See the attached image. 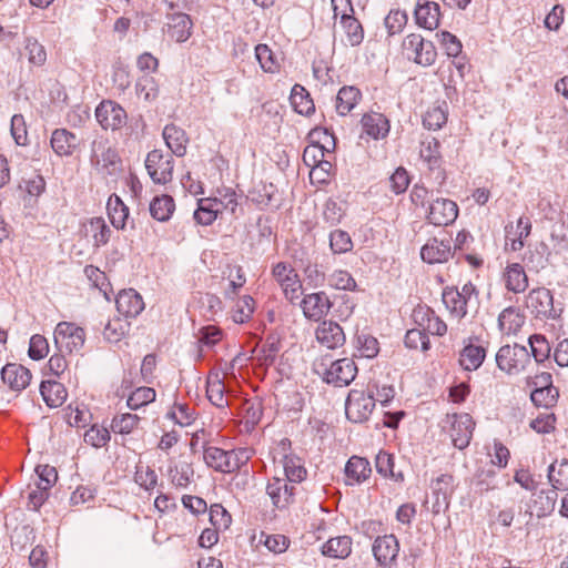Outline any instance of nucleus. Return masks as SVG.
Segmentation results:
<instances>
[{
    "label": "nucleus",
    "mask_w": 568,
    "mask_h": 568,
    "mask_svg": "<svg viewBox=\"0 0 568 568\" xmlns=\"http://www.w3.org/2000/svg\"><path fill=\"white\" fill-rule=\"evenodd\" d=\"M526 322V316L517 306H508L498 316V328L501 334L516 335Z\"/></svg>",
    "instance_id": "obj_31"
},
{
    "label": "nucleus",
    "mask_w": 568,
    "mask_h": 568,
    "mask_svg": "<svg viewBox=\"0 0 568 568\" xmlns=\"http://www.w3.org/2000/svg\"><path fill=\"white\" fill-rule=\"evenodd\" d=\"M106 209L111 224L118 230H123L129 217V207L120 196L112 194L108 200Z\"/></svg>",
    "instance_id": "obj_42"
},
{
    "label": "nucleus",
    "mask_w": 568,
    "mask_h": 568,
    "mask_svg": "<svg viewBox=\"0 0 568 568\" xmlns=\"http://www.w3.org/2000/svg\"><path fill=\"white\" fill-rule=\"evenodd\" d=\"M91 414L85 407L70 404L64 409V419L72 427H84L90 420Z\"/></svg>",
    "instance_id": "obj_60"
},
{
    "label": "nucleus",
    "mask_w": 568,
    "mask_h": 568,
    "mask_svg": "<svg viewBox=\"0 0 568 568\" xmlns=\"http://www.w3.org/2000/svg\"><path fill=\"white\" fill-rule=\"evenodd\" d=\"M443 302L450 315L462 320L467 314V301L457 288H446L443 293Z\"/></svg>",
    "instance_id": "obj_47"
},
{
    "label": "nucleus",
    "mask_w": 568,
    "mask_h": 568,
    "mask_svg": "<svg viewBox=\"0 0 568 568\" xmlns=\"http://www.w3.org/2000/svg\"><path fill=\"white\" fill-rule=\"evenodd\" d=\"M271 275L280 286L284 297L292 304L300 301L303 284L297 271L288 262H277L272 266Z\"/></svg>",
    "instance_id": "obj_3"
},
{
    "label": "nucleus",
    "mask_w": 568,
    "mask_h": 568,
    "mask_svg": "<svg viewBox=\"0 0 568 568\" xmlns=\"http://www.w3.org/2000/svg\"><path fill=\"white\" fill-rule=\"evenodd\" d=\"M414 17L416 24L426 30H435L440 21L439 4L434 1L418 0Z\"/></svg>",
    "instance_id": "obj_26"
},
{
    "label": "nucleus",
    "mask_w": 568,
    "mask_h": 568,
    "mask_svg": "<svg viewBox=\"0 0 568 568\" xmlns=\"http://www.w3.org/2000/svg\"><path fill=\"white\" fill-rule=\"evenodd\" d=\"M209 515L210 523L216 529L225 530L232 523V516L221 504L211 505Z\"/></svg>",
    "instance_id": "obj_63"
},
{
    "label": "nucleus",
    "mask_w": 568,
    "mask_h": 568,
    "mask_svg": "<svg viewBox=\"0 0 568 568\" xmlns=\"http://www.w3.org/2000/svg\"><path fill=\"white\" fill-rule=\"evenodd\" d=\"M82 232L93 240L95 247L105 245L111 236V230L103 217H91L82 224Z\"/></svg>",
    "instance_id": "obj_37"
},
{
    "label": "nucleus",
    "mask_w": 568,
    "mask_h": 568,
    "mask_svg": "<svg viewBox=\"0 0 568 568\" xmlns=\"http://www.w3.org/2000/svg\"><path fill=\"white\" fill-rule=\"evenodd\" d=\"M501 282L507 292L514 294L524 293L529 285L525 267L517 262L507 263L501 272Z\"/></svg>",
    "instance_id": "obj_21"
},
{
    "label": "nucleus",
    "mask_w": 568,
    "mask_h": 568,
    "mask_svg": "<svg viewBox=\"0 0 568 568\" xmlns=\"http://www.w3.org/2000/svg\"><path fill=\"white\" fill-rule=\"evenodd\" d=\"M145 168L154 183L166 184L172 180L173 161L170 156H165L160 150H152L148 153Z\"/></svg>",
    "instance_id": "obj_15"
},
{
    "label": "nucleus",
    "mask_w": 568,
    "mask_h": 568,
    "mask_svg": "<svg viewBox=\"0 0 568 568\" xmlns=\"http://www.w3.org/2000/svg\"><path fill=\"white\" fill-rule=\"evenodd\" d=\"M315 336L317 342L328 349L337 348L345 343L343 328L333 321H323L317 326Z\"/></svg>",
    "instance_id": "obj_27"
},
{
    "label": "nucleus",
    "mask_w": 568,
    "mask_h": 568,
    "mask_svg": "<svg viewBox=\"0 0 568 568\" xmlns=\"http://www.w3.org/2000/svg\"><path fill=\"white\" fill-rule=\"evenodd\" d=\"M548 478L555 489L568 486V462L551 464L548 468Z\"/></svg>",
    "instance_id": "obj_57"
},
{
    "label": "nucleus",
    "mask_w": 568,
    "mask_h": 568,
    "mask_svg": "<svg viewBox=\"0 0 568 568\" xmlns=\"http://www.w3.org/2000/svg\"><path fill=\"white\" fill-rule=\"evenodd\" d=\"M36 476L28 485V507L38 510L50 495L51 488L58 480V473L50 465H38Z\"/></svg>",
    "instance_id": "obj_2"
},
{
    "label": "nucleus",
    "mask_w": 568,
    "mask_h": 568,
    "mask_svg": "<svg viewBox=\"0 0 568 568\" xmlns=\"http://www.w3.org/2000/svg\"><path fill=\"white\" fill-rule=\"evenodd\" d=\"M372 468L369 462L359 456H352L345 466L347 485L361 484L369 478Z\"/></svg>",
    "instance_id": "obj_35"
},
{
    "label": "nucleus",
    "mask_w": 568,
    "mask_h": 568,
    "mask_svg": "<svg viewBox=\"0 0 568 568\" xmlns=\"http://www.w3.org/2000/svg\"><path fill=\"white\" fill-rule=\"evenodd\" d=\"M175 210V203L172 196L163 194L161 196H155L150 203V213L151 215L160 221L165 222L170 220L173 212Z\"/></svg>",
    "instance_id": "obj_48"
},
{
    "label": "nucleus",
    "mask_w": 568,
    "mask_h": 568,
    "mask_svg": "<svg viewBox=\"0 0 568 568\" xmlns=\"http://www.w3.org/2000/svg\"><path fill=\"white\" fill-rule=\"evenodd\" d=\"M438 42L448 57L456 58L460 54L463 44L460 40L448 31L437 33Z\"/></svg>",
    "instance_id": "obj_64"
},
{
    "label": "nucleus",
    "mask_w": 568,
    "mask_h": 568,
    "mask_svg": "<svg viewBox=\"0 0 568 568\" xmlns=\"http://www.w3.org/2000/svg\"><path fill=\"white\" fill-rule=\"evenodd\" d=\"M251 457L252 450L250 448L224 450L215 446H210L204 450L206 465L223 474H231L239 470Z\"/></svg>",
    "instance_id": "obj_1"
},
{
    "label": "nucleus",
    "mask_w": 568,
    "mask_h": 568,
    "mask_svg": "<svg viewBox=\"0 0 568 568\" xmlns=\"http://www.w3.org/2000/svg\"><path fill=\"white\" fill-rule=\"evenodd\" d=\"M1 377L12 390L21 392L31 382V372L21 364H7L1 369Z\"/></svg>",
    "instance_id": "obj_29"
},
{
    "label": "nucleus",
    "mask_w": 568,
    "mask_h": 568,
    "mask_svg": "<svg viewBox=\"0 0 568 568\" xmlns=\"http://www.w3.org/2000/svg\"><path fill=\"white\" fill-rule=\"evenodd\" d=\"M496 363L503 372L517 375L528 369L531 365V358L525 346L518 344L504 345L496 354Z\"/></svg>",
    "instance_id": "obj_6"
},
{
    "label": "nucleus",
    "mask_w": 568,
    "mask_h": 568,
    "mask_svg": "<svg viewBox=\"0 0 568 568\" xmlns=\"http://www.w3.org/2000/svg\"><path fill=\"white\" fill-rule=\"evenodd\" d=\"M55 347L61 353H79L85 343L87 334L83 327L73 322H60L53 333Z\"/></svg>",
    "instance_id": "obj_8"
},
{
    "label": "nucleus",
    "mask_w": 568,
    "mask_h": 568,
    "mask_svg": "<svg viewBox=\"0 0 568 568\" xmlns=\"http://www.w3.org/2000/svg\"><path fill=\"white\" fill-rule=\"evenodd\" d=\"M356 373L357 367L354 361L351 358H342L329 365L325 372L324 379L335 386H347L354 381Z\"/></svg>",
    "instance_id": "obj_20"
},
{
    "label": "nucleus",
    "mask_w": 568,
    "mask_h": 568,
    "mask_svg": "<svg viewBox=\"0 0 568 568\" xmlns=\"http://www.w3.org/2000/svg\"><path fill=\"white\" fill-rule=\"evenodd\" d=\"M217 207H220L221 213L223 211L230 213L233 216H236V212L239 209V195L234 189L230 186H222L216 189L215 196L213 197Z\"/></svg>",
    "instance_id": "obj_49"
},
{
    "label": "nucleus",
    "mask_w": 568,
    "mask_h": 568,
    "mask_svg": "<svg viewBox=\"0 0 568 568\" xmlns=\"http://www.w3.org/2000/svg\"><path fill=\"white\" fill-rule=\"evenodd\" d=\"M166 27L169 38L178 43H183L192 36L193 21L189 14L178 12L169 16Z\"/></svg>",
    "instance_id": "obj_28"
},
{
    "label": "nucleus",
    "mask_w": 568,
    "mask_h": 568,
    "mask_svg": "<svg viewBox=\"0 0 568 568\" xmlns=\"http://www.w3.org/2000/svg\"><path fill=\"white\" fill-rule=\"evenodd\" d=\"M452 235L443 232L429 239L420 250V256L428 264L445 263L453 255Z\"/></svg>",
    "instance_id": "obj_12"
},
{
    "label": "nucleus",
    "mask_w": 568,
    "mask_h": 568,
    "mask_svg": "<svg viewBox=\"0 0 568 568\" xmlns=\"http://www.w3.org/2000/svg\"><path fill=\"white\" fill-rule=\"evenodd\" d=\"M232 303L230 307V315L234 323L245 324L251 321L256 303L251 295L235 296L234 300H227Z\"/></svg>",
    "instance_id": "obj_33"
},
{
    "label": "nucleus",
    "mask_w": 568,
    "mask_h": 568,
    "mask_svg": "<svg viewBox=\"0 0 568 568\" xmlns=\"http://www.w3.org/2000/svg\"><path fill=\"white\" fill-rule=\"evenodd\" d=\"M290 445L291 443L288 439H282L280 442L281 452L276 453L273 458L274 462H276L278 455H281V459L278 462L282 466L285 479L291 484H296L305 479L306 469L303 466V463L300 457L286 453V450L290 448Z\"/></svg>",
    "instance_id": "obj_14"
},
{
    "label": "nucleus",
    "mask_w": 568,
    "mask_h": 568,
    "mask_svg": "<svg viewBox=\"0 0 568 568\" xmlns=\"http://www.w3.org/2000/svg\"><path fill=\"white\" fill-rule=\"evenodd\" d=\"M168 416L180 426H189L195 420V410L186 403L175 402L169 410Z\"/></svg>",
    "instance_id": "obj_54"
},
{
    "label": "nucleus",
    "mask_w": 568,
    "mask_h": 568,
    "mask_svg": "<svg viewBox=\"0 0 568 568\" xmlns=\"http://www.w3.org/2000/svg\"><path fill=\"white\" fill-rule=\"evenodd\" d=\"M375 407V399L372 394L362 389H352L347 396L345 413L353 423L367 420Z\"/></svg>",
    "instance_id": "obj_10"
},
{
    "label": "nucleus",
    "mask_w": 568,
    "mask_h": 568,
    "mask_svg": "<svg viewBox=\"0 0 568 568\" xmlns=\"http://www.w3.org/2000/svg\"><path fill=\"white\" fill-rule=\"evenodd\" d=\"M134 481L145 490H152L158 484V475L150 466L139 465L134 474Z\"/></svg>",
    "instance_id": "obj_62"
},
{
    "label": "nucleus",
    "mask_w": 568,
    "mask_h": 568,
    "mask_svg": "<svg viewBox=\"0 0 568 568\" xmlns=\"http://www.w3.org/2000/svg\"><path fill=\"white\" fill-rule=\"evenodd\" d=\"M136 93L144 101H154L160 93L158 81L149 74L140 77L136 82Z\"/></svg>",
    "instance_id": "obj_55"
},
{
    "label": "nucleus",
    "mask_w": 568,
    "mask_h": 568,
    "mask_svg": "<svg viewBox=\"0 0 568 568\" xmlns=\"http://www.w3.org/2000/svg\"><path fill=\"white\" fill-rule=\"evenodd\" d=\"M80 145V139L67 129H55L50 136V146L60 158L73 155Z\"/></svg>",
    "instance_id": "obj_24"
},
{
    "label": "nucleus",
    "mask_w": 568,
    "mask_h": 568,
    "mask_svg": "<svg viewBox=\"0 0 568 568\" xmlns=\"http://www.w3.org/2000/svg\"><path fill=\"white\" fill-rule=\"evenodd\" d=\"M311 143L304 149L303 162L308 168L332 158L334 136L326 129H314L310 133Z\"/></svg>",
    "instance_id": "obj_5"
},
{
    "label": "nucleus",
    "mask_w": 568,
    "mask_h": 568,
    "mask_svg": "<svg viewBox=\"0 0 568 568\" xmlns=\"http://www.w3.org/2000/svg\"><path fill=\"white\" fill-rule=\"evenodd\" d=\"M352 550L353 540L346 535L331 537L321 546L322 555L333 559H345L352 554Z\"/></svg>",
    "instance_id": "obj_34"
},
{
    "label": "nucleus",
    "mask_w": 568,
    "mask_h": 568,
    "mask_svg": "<svg viewBox=\"0 0 568 568\" xmlns=\"http://www.w3.org/2000/svg\"><path fill=\"white\" fill-rule=\"evenodd\" d=\"M169 468V478L173 486L185 488L190 485L194 470L192 465L185 460H172Z\"/></svg>",
    "instance_id": "obj_41"
},
{
    "label": "nucleus",
    "mask_w": 568,
    "mask_h": 568,
    "mask_svg": "<svg viewBox=\"0 0 568 568\" xmlns=\"http://www.w3.org/2000/svg\"><path fill=\"white\" fill-rule=\"evenodd\" d=\"M163 139L173 154L176 156L185 155L189 138L183 129L175 124H168L163 129Z\"/></svg>",
    "instance_id": "obj_36"
},
{
    "label": "nucleus",
    "mask_w": 568,
    "mask_h": 568,
    "mask_svg": "<svg viewBox=\"0 0 568 568\" xmlns=\"http://www.w3.org/2000/svg\"><path fill=\"white\" fill-rule=\"evenodd\" d=\"M531 230L532 223L529 216L523 215L515 222H508L505 226V251H521L531 234Z\"/></svg>",
    "instance_id": "obj_11"
},
{
    "label": "nucleus",
    "mask_w": 568,
    "mask_h": 568,
    "mask_svg": "<svg viewBox=\"0 0 568 568\" xmlns=\"http://www.w3.org/2000/svg\"><path fill=\"white\" fill-rule=\"evenodd\" d=\"M444 429L456 448L465 449L473 437L475 422L467 413H455L446 416Z\"/></svg>",
    "instance_id": "obj_9"
},
{
    "label": "nucleus",
    "mask_w": 568,
    "mask_h": 568,
    "mask_svg": "<svg viewBox=\"0 0 568 568\" xmlns=\"http://www.w3.org/2000/svg\"><path fill=\"white\" fill-rule=\"evenodd\" d=\"M155 396L156 394L153 388L146 386L138 387L130 394L126 404L129 408L135 410L154 402Z\"/></svg>",
    "instance_id": "obj_56"
},
{
    "label": "nucleus",
    "mask_w": 568,
    "mask_h": 568,
    "mask_svg": "<svg viewBox=\"0 0 568 568\" xmlns=\"http://www.w3.org/2000/svg\"><path fill=\"white\" fill-rule=\"evenodd\" d=\"M339 23L343 31L342 41L346 45L358 47L364 40L362 23L351 14L342 16Z\"/></svg>",
    "instance_id": "obj_38"
},
{
    "label": "nucleus",
    "mask_w": 568,
    "mask_h": 568,
    "mask_svg": "<svg viewBox=\"0 0 568 568\" xmlns=\"http://www.w3.org/2000/svg\"><path fill=\"white\" fill-rule=\"evenodd\" d=\"M225 373L220 369H211L206 378V397L216 407L229 406L230 392L224 382Z\"/></svg>",
    "instance_id": "obj_19"
},
{
    "label": "nucleus",
    "mask_w": 568,
    "mask_h": 568,
    "mask_svg": "<svg viewBox=\"0 0 568 568\" xmlns=\"http://www.w3.org/2000/svg\"><path fill=\"white\" fill-rule=\"evenodd\" d=\"M303 314L308 320L318 321L325 316L332 304L326 293L316 292L304 295L300 301Z\"/></svg>",
    "instance_id": "obj_22"
},
{
    "label": "nucleus",
    "mask_w": 568,
    "mask_h": 568,
    "mask_svg": "<svg viewBox=\"0 0 568 568\" xmlns=\"http://www.w3.org/2000/svg\"><path fill=\"white\" fill-rule=\"evenodd\" d=\"M486 358V348L479 337L473 336L464 341V347L459 352L458 363L463 369L477 371Z\"/></svg>",
    "instance_id": "obj_17"
},
{
    "label": "nucleus",
    "mask_w": 568,
    "mask_h": 568,
    "mask_svg": "<svg viewBox=\"0 0 568 568\" xmlns=\"http://www.w3.org/2000/svg\"><path fill=\"white\" fill-rule=\"evenodd\" d=\"M456 202L445 197L433 199L426 209V220L436 226L452 224L458 216Z\"/></svg>",
    "instance_id": "obj_13"
},
{
    "label": "nucleus",
    "mask_w": 568,
    "mask_h": 568,
    "mask_svg": "<svg viewBox=\"0 0 568 568\" xmlns=\"http://www.w3.org/2000/svg\"><path fill=\"white\" fill-rule=\"evenodd\" d=\"M448 119L447 106L444 105H433L427 109L423 116V124L428 130H439L442 129Z\"/></svg>",
    "instance_id": "obj_52"
},
{
    "label": "nucleus",
    "mask_w": 568,
    "mask_h": 568,
    "mask_svg": "<svg viewBox=\"0 0 568 568\" xmlns=\"http://www.w3.org/2000/svg\"><path fill=\"white\" fill-rule=\"evenodd\" d=\"M361 91L355 87H343L336 95V111L341 115L348 114L361 100Z\"/></svg>",
    "instance_id": "obj_45"
},
{
    "label": "nucleus",
    "mask_w": 568,
    "mask_h": 568,
    "mask_svg": "<svg viewBox=\"0 0 568 568\" xmlns=\"http://www.w3.org/2000/svg\"><path fill=\"white\" fill-rule=\"evenodd\" d=\"M528 312L538 320H556L561 316L562 308L555 306L554 295L546 287H536L528 292L524 301Z\"/></svg>",
    "instance_id": "obj_4"
},
{
    "label": "nucleus",
    "mask_w": 568,
    "mask_h": 568,
    "mask_svg": "<svg viewBox=\"0 0 568 568\" xmlns=\"http://www.w3.org/2000/svg\"><path fill=\"white\" fill-rule=\"evenodd\" d=\"M95 118L104 130L115 131L125 124L128 115L120 104L104 100L97 106Z\"/></svg>",
    "instance_id": "obj_16"
},
{
    "label": "nucleus",
    "mask_w": 568,
    "mask_h": 568,
    "mask_svg": "<svg viewBox=\"0 0 568 568\" xmlns=\"http://www.w3.org/2000/svg\"><path fill=\"white\" fill-rule=\"evenodd\" d=\"M373 555L382 568H390L398 556L399 542L394 535H384L375 539Z\"/></svg>",
    "instance_id": "obj_18"
},
{
    "label": "nucleus",
    "mask_w": 568,
    "mask_h": 568,
    "mask_svg": "<svg viewBox=\"0 0 568 568\" xmlns=\"http://www.w3.org/2000/svg\"><path fill=\"white\" fill-rule=\"evenodd\" d=\"M529 345L531 354L536 363H542L548 359L550 355V344L547 338L541 334H534L529 337Z\"/></svg>",
    "instance_id": "obj_59"
},
{
    "label": "nucleus",
    "mask_w": 568,
    "mask_h": 568,
    "mask_svg": "<svg viewBox=\"0 0 568 568\" xmlns=\"http://www.w3.org/2000/svg\"><path fill=\"white\" fill-rule=\"evenodd\" d=\"M140 419L141 418L136 414H118L111 422V429L115 434L129 435L139 427Z\"/></svg>",
    "instance_id": "obj_53"
},
{
    "label": "nucleus",
    "mask_w": 568,
    "mask_h": 568,
    "mask_svg": "<svg viewBox=\"0 0 568 568\" xmlns=\"http://www.w3.org/2000/svg\"><path fill=\"white\" fill-rule=\"evenodd\" d=\"M129 322L126 320L115 317L110 320L103 331L104 337L112 343L119 342L129 331Z\"/></svg>",
    "instance_id": "obj_58"
},
{
    "label": "nucleus",
    "mask_w": 568,
    "mask_h": 568,
    "mask_svg": "<svg viewBox=\"0 0 568 568\" xmlns=\"http://www.w3.org/2000/svg\"><path fill=\"white\" fill-rule=\"evenodd\" d=\"M116 310L125 317H135L144 310L142 296L133 288L121 291L115 300Z\"/></svg>",
    "instance_id": "obj_30"
},
{
    "label": "nucleus",
    "mask_w": 568,
    "mask_h": 568,
    "mask_svg": "<svg viewBox=\"0 0 568 568\" xmlns=\"http://www.w3.org/2000/svg\"><path fill=\"white\" fill-rule=\"evenodd\" d=\"M454 481L453 475L449 474H443L433 480L432 490L436 496L437 503H440L442 500L443 503L448 504L455 489Z\"/></svg>",
    "instance_id": "obj_51"
},
{
    "label": "nucleus",
    "mask_w": 568,
    "mask_h": 568,
    "mask_svg": "<svg viewBox=\"0 0 568 568\" xmlns=\"http://www.w3.org/2000/svg\"><path fill=\"white\" fill-rule=\"evenodd\" d=\"M221 213L217 203L212 197L197 200V209L194 212V220L201 225H211Z\"/></svg>",
    "instance_id": "obj_43"
},
{
    "label": "nucleus",
    "mask_w": 568,
    "mask_h": 568,
    "mask_svg": "<svg viewBox=\"0 0 568 568\" xmlns=\"http://www.w3.org/2000/svg\"><path fill=\"white\" fill-rule=\"evenodd\" d=\"M419 155L430 170L440 168L443 161L439 141L435 138H427L423 140Z\"/></svg>",
    "instance_id": "obj_44"
},
{
    "label": "nucleus",
    "mask_w": 568,
    "mask_h": 568,
    "mask_svg": "<svg viewBox=\"0 0 568 568\" xmlns=\"http://www.w3.org/2000/svg\"><path fill=\"white\" fill-rule=\"evenodd\" d=\"M223 280L226 285L223 290L225 300H234L246 283V276L243 267L236 264H229L223 271Z\"/></svg>",
    "instance_id": "obj_32"
},
{
    "label": "nucleus",
    "mask_w": 568,
    "mask_h": 568,
    "mask_svg": "<svg viewBox=\"0 0 568 568\" xmlns=\"http://www.w3.org/2000/svg\"><path fill=\"white\" fill-rule=\"evenodd\" d=\"M40 394L51 408L60 407L68 396L64 385L57 381H43L40 385Z\"/></svg>",
    "instance_id": "obj_39"
},
{
    "label": "nucleus",
    "mask_w": 568,
    "mask_h": 568,
    "mask_svg": "<svg viewBox=\"0 0 568 568\" xmlns=\"http://www.w3.org/2000/svg\"><path fill=\"white\" fill-rule=\"evenodd\" d=\"M288 483L278 475H274L267 483L266 493L277 508H285L293 500L295 486Z\"/></svg>",
    "instance_id": "obj_23"
},
{
    "label": "nucleus",
    "mask_w": 568,
    "mask_h": 568,
    "mask_svg": "<svg viewBox=\"0 0 568 568\" xmlns=\"http://www.w3.org/2000/svg\"><path fill=\"white\" fill-rule=\"evenodd\" d=\"M84 274L94 287L103 293L105 297L109 296L111 285L104 272L93 265H88L84 268Z\"/></svg>",
    "instance_id": "obj_61"
},
{
    "label": "nucleus",
    "mask_w": 568,
    "mask_h": 568,
    "mask_svg": "<svg viewBox=\"0 0 568 568\" xmlns=\"http://www.w3.org/2000/svg\"><path fill=\"white\" fill-rule=\"evenodd\" d=\"M290 101L293 109L300 114L310 115L315 111V105L310 93L300 84L293 87Z\"/></svg>",
    "instance_id": "obj_46"
},
{
    "label": "nucleus",
    "mask_w": 568,
    "mask_h": 568,
    "mask_svg": "<svg viewBox=\"0 0 568 568\" xmlns=\"http://www.w3.org/2000/svg\"><path fill=\"white\" fill-rule=\"evenodd\" d=\"M277 189L273 183L260 182L255 184L247 194V200L257 209L265 210L273 201Z\"/></svg>",
    "instance_id": "obj_40"
},
{
    "label": "nucleus",
    "mask_w": 568,
    "mask_h": 568,
    "mask_svg": "<svg viewBox=\"0 0 568 568\" xmlns=\"http://www.w3.org/2000/svg\"><path fill=\"white\" fill-rule=\"evenodd\" d=\"M362 138L367 136L373 140L385 139L389 133L388 119L378 112L366 113L362 116Z\"/></svg>",
    "instance_id": "obj_25"
},
{
    "label": "nucleus",
    "mask_w": 568,
    "mask_h": 568,
    "mask_svg": "<svg viewBox=\"0 0 568 568\" xmlns=\"http://www.w3.org/2000/svg\"><path fill=\"white\" fill-rule=\"evenodd\" d=\"M402 51L408 60L423 67L434 64L437 58L434 43L418 33H409L404 38Z\"/></svg>",
    "instance_id": "obj_7"
},
{
    "label": "nucleus",
    "mask_w": 568,
    "mask_h": 568,
    "mask_svg": "<svg viewBox=\"0 0 568 568\" xmlns=\"http://www.w3.org/2000/svg\"><path fill=\"white\" fill-rule=\"evenodd\" d=\"M255 57L264 72L276 73L280 71V61L267 44H257L255 47Z\"/></svg>",
    "instance_id": "obj_50"
}]
</instances>
